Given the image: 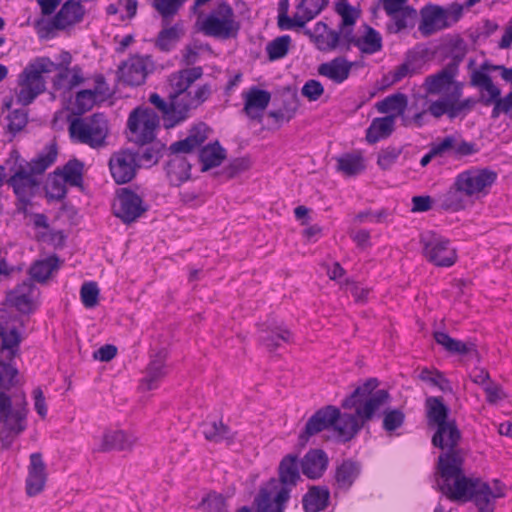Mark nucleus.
Here are the masks:
<instances>
[{
  "label": "nucleus",
  "mask_w": 512,
  "mask_h": 512,
  "mask_svg": "<svg viewBox=\"0 0 512 512\" xmlns=\"http://www.w3.org/2000/svg\"><path fill=\"white\" fill-rule=\"evenodd\" d=\"M379 385L377 378L367 379L342 401L344 409H355L354 413H341L333 423V431L343 442L349 441L371 420L375 412L389 401L387 390H376Z\"/></svg>",
  "instance_id": "obj_1"
},
{
  "label": "nucleus",
  "mask_w": 512,
  "mask_h": 512,
  "mask_svg": "<svg viewBox=\"0 0 512 512\" xmlns=\"http://www.w3.org/2000/svg\"><path fill=\"white\" fill-rule=\"evenodd\" d=\"M57 155V145L51 142L29 161L17 158L6 183L15 195L18 213L27 214L33 198L40 190L43 174L55 163Z\"/></svg>",
  "instance_id": "obj_2"
},
{
  "label": "nucleus",
  "mask_w": 512,
  "mask_h": 512,
  "mask_svg": "<svg viewBox=\"0 0 512 512\" xmlns=\"http://www.w3.org/2000/svg\"><path fill=\"white\" fill-rule=\"evenodd\" d=\"M301 464L297 455L287 454L278 466V479L271 478L254 499L256 512H284L290 493L301 481Z\"/></svg>",
  "instance_id": "obj_3"
},
{
  "label": "nucleus",
  "mask_w": 512,
  "mask_h": 512,
  "mask_svg": "<svg viewBox=\"0 0 512 512\" xmlns=\"http://www.w3.org/2000/svg\"><path fill=\"white\" fill-rule=\"evenodd\" d=\"M28 402L22 390L0 391V441L9 448L27 428Z\"/></svg>",
  "instance_id": "obj_4"
},
{
  "label": "nucleus",
  "mask_w": 512,
  "mask_h": 512,
  "mask_svg": "<svg viewBox=\"0 0 512 512\" xmlns=\"http://www.w3.org/2000/svg\"><path fill=\"white\" fill-rule=\"evenodd\" d=\"M463 458L457 454H441L438 469L441 482L439 490L452 501H469L479 479L468 478L462 470Z\"/></svg>",
  "instance_id": "obj_5"
},
{
  "label": "nucleus",
  "mask_w": 512,
  "mask_h": 512,
  "mask_svg": "<svg viewBox=\"0 0 512 512\" xmlns=\"http://www.w3.org/2000/svg\"><path fill=\"white\" fill-rule=\"evenodd\" d=\"M59 68V65L47 57H39L30 62L18 77L17 102L23 106L31 104L46 89L43 75L52 73Z\"/></svg>",
  "instance_id": "obj_6"
},
{
  "label": "nucleus",
  "mask_w": 512,
  "mask_h": 512,
  "mask_svg": "<svg viewBox=\"0 0 512 512\" xmlns=\"http://www.w3.org/2000/svg\"><path fill=\"white\" fill-rule=\"evenodd\" d=\"M68 132L73 143L100 149L107 145L108 120L102 113H95L88 117H75L69 123Z\"/></svg>",
  "instance_id": "obj_7"
},
{
  "label": "nucleus",
  "mask_w": 512,
  "mask_h": 512,
  "mask_svg": "<svg viewBox=\"0 0 512 512\" xmlns=\"http://www.w3.org/2000/svg\"><path fill=\"white\" fill-rule=\"evenodd\" d=\"M197 25L204 35L218 39L235 37L240 29L233 9L225 2L207 15H199Z\"/></svg>",
  "instance_id": "obj_8"
},
{
  "label": "nucleus",
  "mask_w": 512,
  "mask_h": 512,
  "mask_svg": "<svg viewBox=\"0 0 512 512\" xmlns=\"http://www.w3.org/2000/svg\"><path fill=\"white\" fill-rule=\"evenodd\" d=\"M463 83H457L450 93L428 102V110L436 119L446 115L450 120L457 117H465L473 110L480 99L468 97L462 99Z\"/></svg>",
  "instance_id": "obj_9"
},
{
  "label": "nucleus",
  "mask_w": 512,
  "mask_h": 512,
  "mask_svg": "<svg viewBox=\"0 0 512 512\" xmlns=\"http://www.w3.org/2000/svg\"><path fill=\"white\" fill-rule=\"evenodd\" d=\"M420 14L421 21L418 30L422 36L428 37L458 22L463 14V6L454 3L444 8L439 5L428 4L421 9Z\"/></svg>",
  "instance_id": "obj_10"
},
{
  "label": "nucleus",
  "mask_w": 512,
  "mask_h": 512,
  "mask_svg": "<svg viewBox=\"0 0 512 512\" xmlns=\"http://www.w3.org/2000/svg\"><path fill=\"white\" fill-rule=\"evenodd\" d=\"M85 10L81 2H63L53 18H41L36 21L35 28L41 39H50L57 30H63L80 22Z\"/></svg>",
  "instance_id": "obj_11"
},
{
  "label": "nucleus",
  "mask_w": 512,
  "mask_h": 512,
  "mask_svg": "<svg viewBox=\"0 0 512 512\" xmlns=\"http://www.w3.org/2000/svg\"><path fill=\"white\" fill-rule=\"evenodd\" d=\"M457 186L470 200L480 199L488 194L497 180V173L489 168H470L456 177Z\"/></svg>",
  "instance_id": "obj_12"
},
{
  "label": "nucleus",
  "mask_w": 512,
  "mask_h": 512,
  "mask_svg": "<svg viewBox=\"0 0 512 512\" xmlns=\"http://www.w3.org/2000/svg\"><path fill=\"white\" fill-rule=\"evenodd\" d=\"M425 258L439 267H450L456 262V251L449 239L433 231H426L420 236Z\"/></svg>",
  "instance_id": "obj_13"
},
{
  "label": "nucleus",
  "mask_w": 512,
  "mask_h": 512,
  "mask_svg": "<svg viewBox=\"0 0 512 512\" xmlns=\"http://www.w3.org/2000/svg\"><path fill=\"white\" fill-rule=\"evenodd\" d=\"M158 125L159 117L152 109L135 108L127 120L130 140L142 146L151 143L155 138Z\"/></svg>",
  "instance_id": "obj_14"
},
{
  "label": "nucleus",
  "mask_w": 512,
  "mask_h": 512,
  "mask_svg": "<svg viewBox=\"0 0 512 512\" xmlns=\"http://www.w3.org/2000/svg\"><path fill=\"white\" fill-rule=\"evenodd\" d=\"M211 95V87L208 84L198 86L194 91L179 94H169L172 100L174 127L189 118L190 112L202 105Z\"/></svg>",
  "instance_id": "obj_15"
},
{
  "label": "nucleus",
  "mask_w": 512,
  "mask_h": 512,
  "mask_svg": "<svg viewBox=\"0 0 512 512\" xmlns=\"http://www.w3.org/2000/svg\"><path fill=\"white\" fill-rule=\"evenodd\" d=\"M328 2H298L293 17L288 15L289 2H280L278 14V27L281 30H292L303 27L316 17Z\"/></svg>",
  "instance_id": "obj_16"
},
{
  "label": "nucleus",
  "mask_w": 512,
  "mask_h": 512,
  "mask_svg": "<svg viewBox=\"0 0 512 512\" xmlns=\"http://www.w3.org/2000/svg\"><path fill=\"white\" fill-rule=\"evenodd\" d=\"M308 34L316 48L322 52L349 51L348 40L344 39V34L339 28L332 29L326 23L320 21L315 24L313 30L309 31Z\"/></svg>",
  "instance_id": "obj_17"
},
{
  "label": "nucleus",
  "mask_w": 512,
  "mask_h": 512,
  "mask_svg": "<svg viewBox=\"0 0 512 512\" xmlns=\"http://www.w3.org/2000/svg\"><path fill=\"white\" fill-rule=\"evenodd\" d=\"M108 165L111 176L117 184L130 182L136 176L139 167L137 154L128 149L112 153Z\"/></svg>",
  "instance_id": "obj_18"
},
{
  "label": "nucleus",
  "mask_w": 512,
  "mask_h": 512,
  "mask_svg": "<svg viewBox=\"0 0 512 512\" xmlns=\"http://www.w3.org/2000/svg\"><path fill=\"white\" fill-rule=\"evenodd\" d=\"M154 69L150 56L134 55L127 59L119 68L120 78L130 86L142 85L148 74Z\"/></svg>",
  "instance_id": "obj_19"
},
{
  "label": "nucleus",
  "mask_w": 512,
  "mask_h": 512,
  "mask_svg": "<svg viewBox=\"0 0 512 512\" xmlns=\"http://www.w3.org/2000/svg\"><path fill=\"white\" fill-rule=\"evenodd\" d=\"M458 74V68H455V64H447L440 71L428 75L422 84V88L427 95L439 97L446 95L451 92L457 83L456 80Z\"/></svg>",
  "instance_id": "obj_20"
},
{
  "label": "nucleus",
  "mask_w": 512,
  "mask_h": 512,
  "mask_svg": "<svg viewBox=\"0 0 512 512\" xmlns=\"http://www.w3.org/2000/svg\"><path fill=\"white\" fill-rule=\"evenodd\" d=\"M146 211L142 198L129 189H123L115 205V215L124 223L134 222Z\"/></svg>",
  "instance_id": "obj_21"
},
{
  "label": "nucleus",
  "mask_w": 512,
  "mask_h": 512,
  "mask_svg": "<svg viewBox=\"0 0 512 512\" xmlns=\"http://www.w3.org/2000/svg\"><path fill=\"white\" fill-rule=\"evenodd\" d=\"M338 408L332 405L325 406L316 411L307 421L303 433L300 435V441L305 444L309 437L320 433L321 431L332 428L337 419Z\"/></svg>",
  "instance_id": "obj_22"
},
{
  "label": "nucleus",
  "mask_w": 512,
  "mask_h": 512,
  "mask_svg": "<svg viewBox=\"0 0 512 512\" xmlns=\"http://www.w3.org/2000/svg\"><path fill=\"white\" fill-rule=\"evenodd\" d=\"M405 3L406 2H383L384 10L393 21L389 28L395 33L414 26L417 11L413 7L405 5Z\"/></svg>",
  "instance_id": "obj_23"
},
{
  "label": "nucleus",
  "mask_w": 512,
  "mask_h": 512,
  "mask_svg": "<svg viewBox=\"0 0 512 512\" xmlns=\"http://www.w3.org/2000/svg\"><path fill=\"white\" fill-rule=\"evenodd\" d=\"M47 473L46 466L40 453L30 455V464L28 466V475L26 478V494L34 497L40 494L46 484Z\"/></svg>",
  "instance_id": "obj_24"
},
{
  "label": "nucleus",
  "mask_w": 512,
  "mask_h": 512,
  "mask_svg": "<svg viewBox=\"0 0 512 512\" xmlns=\"http://www.w3.org/2000/svg\"><path fill=\"white\" fill-rule=\"evenodd\" d=\"M461 440V432L459 431L454 420L437 428L432 437V444L442 450H446L443 454H457L462 456L457 448Z\"/></svg>",
  "instance_id": "obj_25"
},
{
  "label": "nucleus",
  "mask_w": 512,
  "mask_h": 512,
  "mask_svg": "<svg viewBox=\"0 0 512 512\" xmlns=\"http://www.w3.org/2000/svg\"><path fill=\"white\" fill-rule=\"evenodd\" d=\"M244 99L243 112L251 120L260 121L263 112L268 107L271 100V94L257 87H251L248 91L243 92Z\"/></svg>",
  "instance_id": "obj_26"
},
{
  "label": "nucleus",
  "mask_w": 512,
  "mask_h": 512,
  "mask_svg": "<svg viewBox=\"0 0 512 512\" xmlns=\"http://www.w3.org/2000/svg\"><path fill=\"white\" fill-rule=\"evenodd\" d=\"M35 285L31 279L24 280L9 292L7 301L20 313L29 314L35 309Z\"/></svg>",
  "instance_id": "obj_27"
},
{
  "label": "nucleus",
  "mask_w": 512,
  "mask_h": 512,
  "mask_svg": "<svg viewBox=\"0 0 512 512\" xmlns=\"http://www.w3.org/2000/svg\"><path fill=\"white\" fill-rule=\"evenodd\" d=\"M301 472L308 479L316 480L323 476L328 468L329 458L322 449H310L300 460Z\"/></svg>",
  "instance_id": "obj_28"
},
{
  "label": "nucleus",
  "mask_w": 512,
  "mask_h": 512,
  "mask_svg": "<svg viewBox=\"0 0 512 512\" xmlns=\"http://www.w3.org/2000/svg\"><path fill=\"white\" fill-rule=\"evenodd\" d=\"M207 130L208 128L204 123L194 126L185 139L172 143L169 150L175 155L191 153L206 141L208 137Z\"/></svg>",
  "instance_id": "obj_29"
},
{
  "label": "nucleus",
  "mask_w": 512,
  "mask_h": 512,
  "mask_svg": "<svg viewBox=\"0 0 512 512\" xmlns=\"http://www.w3.org/2000/svg\"><path fill=\"white\" fill-rule=\"evenodd\" d=\"M203 75V69L200 66L182 69L172 73L168 78L170 87L169 94H179L190 91L191 85Z\"/></svg>",
  "instance_id": "obj_30"
},
{
  "label": "nucleus",
  "mask_w": 512,
  "mask_h": 512,
  "mask_svg": "<svg viewBox=\"0 0 512 512\" xmlns=\"http://www.w3.org/2000/svg\"><path fill=\"white\" fill-rule=\"evenodd\" d=\"M352 66L353 63L344 57H336L329 62L320 64L318 73L340 84L349 77Z\"/></svg>",
  "instance_id": "obj_31"
},
{
  "label": "nucleus",
  "mask_w": 512,
  "mask_h": 512,
  "mask_svg": "<svg viewBox=\"0 0 512 512\" xmlns=\"http://www.w3.org/2000/svg\"><path fill=\"white\" fill-rule=\"evenodd\" d=\"M56 69L58 71L53 79V87L55 90L71 91L75 87L79 86L84 82L82 69L75 65L72 68L62 67Z\"/></svg>",
  "instance_id": "obj_32"
},
{
  "label": "nucleus",
  "mask_w": 512,
  "mask_h": 512,
  "mask_svg": "<svg viewBox=\"0 0 512 512\" xmlns=\"http://www.w3.org/2000/svg\"><path fill=\"white\" fill-rule=\"evenodd\" d=\"M348 40L349 51L352 46L357 47L362 53L374 54L382 48V38L379 32L372 27H367L364 36L357 37L354 33L346 39Z\"/></svg>",
  "instance_id": "obj_33"
},
{
  "label": "nucleus",
  "mask_w": 512,
  "mask_h": 512,
  "mask_svg": "<svg viewBox=\"0 0 512 512\" xmlns=\"http://www.w3.org/2000/svg\"><path fill=\"white\" fill-rule=\"evenodd\" d=\"M439 205L444 210L460 211L466 208L471 202L468 195L460 190L455 178L452 186L438 197Z\"/></svg>",
  "instance_id": "obj_34"
},
{
  "label": "nucleus",
  "mask_w": 512,
  "mask_h": 512,
  "mask_svg": "<svg viewBox=\"0 0 512 512\" xmlns=\"http://www.w3.org/2000/svg\"><path fill=\"white\" fill-rule=\"evenodd\" d=\"M167 178L171 185L179 186L190 178L191 164L180 155H175L165 167Z\"/></svg>",
  "instance_id": "obj_35"
},
{
  "label": "nucleus",
  "mask_w": 512,
  "mask_h": 512,
  "mask_svg": "<svg viewBox=\"0 0 512 512\" xmlns=\"http://www.w3.org/2000/svg\"><path fill=\"white\" fill-rule=\"evenodd\" d=\"M291 333L282 326L270 323L260 330L259 340L270 351L280 347L290 340Z\"/></svg>",
  "instance_id": "obj_36"
},
{
  "label": "nucleus",
  "mask_w": 512,
  "mask_h": 512,
  "mask_svg": "<svg viewBox=\"0 0 512 512\" xmlns=\"http://www.w3.org/2000/svg\"><path fill=\"white\" fill-rule=\"evenodd\" d=\"M335 12L341 17L338 28L344 34V39H347L354 33V26L361 15V11L350 5L349 2H336Z\"/></svg>",
  "instance_id": "obj_37"
},
{
  "label": "nucleus",
  "mask_w": 512,
  "mask_h": 512,
  "mask_svg": "<svg viewBox=\"0 0 512 512\" xmlns=\"http://www.w3.org/2000/svg\"><path fill=\"white\" fill-rule=\"evenodd\" d=\"M407 106L408 99L403 93L389 95L375 104L379 113L387 114L386 116H393L394 121H396L397 117H404Z\"/></svg>",
  "instance_id": "obj_38"
},
{
  "label": "nucleus",
  "mask_w": 512,
  "mask_h": 512,
  "mask_svg": "<svg viewBox=\"0 0 512 512\" xmlns=\"http://www.w3.org/2000/svg\"><path fill=\"white\" fill-rule=\"evenodd\" d=\"M395 129L393 116L374 118L366 130V140L375 144L382 139L388 138Z\"/></svg>",
  "instance_id": "obj_39"
},
{
  "label": "nucleus",
  "mask_w": 512,
  "mask_h": 512,
  "mask_svg": "<svg viewBox=\"0 0 512 512\" xmlns=\"http://www.w3.org/2000/svg\"><path fill=\"white\" fill-rule=\"evenodd\" d=\"M136 440V437L128 435L124 431H109L103 435L99 451L109 452L112 450H127L132 448Z\"/></svg>",
  "instance_id": "obj_40"
},
{
  "label": "nucleus",
  "mask_w": 512,
  "mask_h": 512,
  "mask_svg": "<svg viewBox=\"0 0 512 512\" xmlns=\"http://www.w3.org/2000/svg\"><path fill=\"white\" fill-rule=\"evenodd\" d=\"M501 496H503V493L499 487L492 491L487 483L479 481L473 493H471V500H474L480 512H493L491 499Z\"/></svg>",
  "instance_id": "obj_41"
},
{
  "label": "nucleus",
  "mask_w": 512,
  "mask_h": 512,
  "mask_svg": "<svg viewBox=\"0 0 512 512\" xmlns=\"http://www.w3.org/2000/svg\"><path fill=\"white\" fill-rule=\"evenodd\" d=\"M329 495V490L325 487H311L302 500L305 512H320L324 510L328 505Z\"/></svg>",
  "instance_id": "obj_42"
},
{
  "label": "nucleus",
  "mask_w": 512,
  "mask_h": 512,
  "mask_svg": "<svg viewBox=\"0 0 512 512\" xmlns=\"http://www.w3.org/2000/svg\"><path fill=\"white\" fill-rule=\"evenodd\" d=\"M1 346L0 350L8 361H12L19 355L22 336L16 327H11L8 331L0 332Z\"/></svg>",
  "instance_id": "obj_43"
},
{
  "label": "nucleus",
  "mask_w": 512,
  "mask_h": 512,
  "mask_svg": "<svg viewBox=\"0 0 512 512\" xmlns=\"http://www.w3.org/2000/svg\"><path fill=\"white\" fill-rule=\"evenodd\" d=\"M434 339L437 344L441 345L451 354L467 355L475 351V345L471 342H462L450 337L446 332H434Z\"/></svg>",
  "instance_id": "obj_44"
},
{
  "label": "nucleus",
  "mask_w": 512,
  "mask_h": 512,
  "mask_svg": "<svg viewBox=\"0 0 512 512\" xmlns=\"http://www.w3.org/2000/svg\"><path fill=\"white\" fill-rule=\"evenodd\" d=\"M427 418L429 425H436L437 428L441 425L449 423L448 414L449 408L443 403L440 397H429L426 400Z\"/></svg>",
  "instance_id": "obj_45"
},
{
  "label": "nucleus",
  "mask_w": 512,
  "mask_h": 512,
  "mask_svg": "<svg viewBox=\"0 0 512 512\" xmlns=\"http://www.w3.org/2000/svg\"><path fill=\"white\" fill-rule=\"evenodd\" d=\"M226 157L224 148L216 141L204 146L199 152V160L202 163V171L219 166Z\"/></svg>",
  "instance_id": "obj_46"
},
{
  "label": "nucleus",
  "mask_w": 512,
  "mask_h": 512,
  "mask_svg": "<svg viewBox=\"0 0 512 512\" xmlns=\"http://www.w3.org/2000/svg\"><path fill=\"white\" fill-rule=\"evenodd\" d=\"M165 374V357L158 354L150 361L141 385L148 390L154 389Z\"/></svg>",
  "instance_id": "obj_47"
},
{
  "label": "nucleus",
  "mask_w": 512,
  "mask_h": 512,
  "mask_svg": "<svg viewBox=\"0 0 512 512\" xmlns=\"http://www.w3.org/2000/svg\"><path fill=\"white\" fill-rule=\"evenodd\" d=\"M360 474L359 464L345 460L336 469L335 479L337 485L343 489H349Z\"/></svg>",
  "instance_id": "obj_48"
},
{
  "label": "nucleus",
  "mask_w": 512,
  "mask_h": 512,
  "mask_svg": "<svg viewBox=\"0 0 512 512\" xmlns=\"http://www.w3.org/2000/svg\"><path fill=\"white\" fill-rule=\"evenodd\" d=\"M202 432L208 441H231L234 437L230 428L220 421H207L202 424Z\"/></svg>",
  "instance_id": "obj_49"
},
{
  "label": "nucleus",
  "mask_w": 512,
  "mask_h": 512,
  "mask_svg": "<svg viewBox=\"0 0 512 512\" xmlns=\"http://www.w3.org/2000/svg\"><path fill=\"white\" fill-rule=\"evenodd\" d=\"M84 164L78 159L69 160L62 168L56 171L71 186H81L83 182Z\"/></svg>",
  "instance_id": "obj_50"
},
{
  "label": "nucleus",
  "mask_w": 512,
  "mask_h": 512,
  "mask_svg": "<svg viewBox=\"0 0 512 512\" xmlns=\"http://www.w3.org/2000/svg\"><path fill=\"white\" fill-rule=\"evenodd\" d=\"M58 268V258L50 256L43 260L36 261L29 269L31 280L45 282L52 272Z\"/></svg>",
  "instance_id": "obj_51"
},
{
  "label": "nucleus",
  "mask_w": 512,
  "mask_h": 512,
  "mask_svg": "<svg viewBox=\"0 0 512 512\" xmlns=\"http://www.w3.org/2000/svg\"><path fill=\"white\" fill-rule=\"evenodd\" d=\"M337 169L346 176H355L365 169L364 159L359 154H344L337 159Z\"/></svg>",
  "instance_id": "obj_52"
},
{
  "label": "nucleus",
  "mask_w": 512,
  "mask_h": 512,
  "mask_svg": "<svg viewBox=\"0 0 512 512\" xmlns=\"http://www.w3.org/2000/svg\"><path fill=\"white\" fill-rule=\"evenodd\" d=\"M66 183L58 171L51 173L45 188L47 198L58 201L64 199L67 194Z\"/></svg>",
  "instance_id": "obj_53"
},
{
  "label": "nucleus",
  "mask_w": 512,
  "mask_h": 512,
  "mask_svg": "<svg viewBox=\"0 0 512 512\" xmlns=\"http://www.w3.org/2000/svg\"><path fill=\"white\" fill-rule=\"evenodd\" d=\"M291 45V37L282 35L270 41L266 46V52L270 61L284 58L289 51Z\"/></svg>",
  "instance_id": "obj_54"
},
{
  "label": "nucleus",
  "mask_w": 512,
  "mask_h": 512,
  "mask_svg": "<svg viewBox=\"0 0 512 512\" xmlns=\"http://www.w3.org/2000/svg\"><path fill=\"white\" fill-rule=\"evenodd\" d=\"M181 37V29L178 25L164 28L158 34L156 46L162 51H170Z\"/></svg>",
  "instance_id": "obj_55"
},
{
  "label": "nucleus",
  "mask_w": 512,
  "mask_h": 512,
  "mask_svg": "<svg viewBox=\"0 0 512 512\" xmlns=\"http://www.w3.org/2000/svg\"><path fill=\"white\" fill-rule=\"evenodd\" d=\"M149 101L161 113L164 126L166 128H173L174 124H171L173 121L172 100L166 102L160 95L153 93L150 95Z\"/></svg>",
  "instance_id": "obj_56"
},
{
  "label": "nucleus",
  "mask_w": 512,
  "mask_h": 512,
  "mask_svg": "<svg viewBox=\"0 0 512 512\" xmlns=\"http://www.w3.org/2000/svg\"><path fill=\"white\" fill-rule=\"evenodd\" d=\"M162 145L160 143H154L147 147H144L137 154V162L140 165L151 167L155 165L161 157Z\"/></svg>",
  "instance_id": "obj_57"
},
{
  "label": "nucleus",
  "mask_w": 512,
  "mask_h": 512,
  "mask_svg": "<svg viewBox=\"0 0 512 512\" xmlns=\"http://www.w3.org/2000/svg\"><path fill=\"white\" fill-rule=\"evenodd\" d=\"M419 379L438 387L443 392H452L449 380L439 371L433 372L427 368L422 369L419 374Z\"/></svg>",
  "instance_id": "obj_58"
},
{
  "label": "nucleus",
  "mask_w": 512,
  "mask_h": 512,
  "mask_svg": "<svg viewBox=\"0 0 512 512\" xmlns=\"http://www.w3.org/2000/svg\"><path fill=\"white\" fill-rule=\"evenodd\" d=\"M448 49L452 61L449 64H455V68L463 61L467 53V44L460 36H453L448 42Z\"/></svg>",
  "instance_id": "obj_59"
},
{
  "label": "nucleus",
  "mask_w": 512,
  "mask_h": 512,
  "mask_svg": "<svg viewBox=\"0 0 512 512\" xmlns=\"http://www.w3.org/2000/svg\"><path fill=\"white\" fill-rule=\"evenodd\" d=\"M7 130L13 136L23 130L28 122V113L25 109H15L7 116Z\"/></svg>",
  "instance_id": "obj_60"
},
{
  "label": "nucleus",
  "mask_w": 512,
  "mask_h": 512,
  "mask_svg": "<svg viewBox=\"0 0 512 512\" xmlns=\"http://www.w3.org/2000/svg\"><path fill=\"white\" fill-rule=\"evenodd\" d=\"M18 369L10 363L0 361V388L3 391L9 390L17 383Z\"/></svg>",
  "instance_id": "obj_61"
},
{
  "label": "nucleus",
  "mask_w": 512,
  "mask_h": 512,
  "mask_svg": "<svg viewBox=\"0 0 512 512\" xmlns=\"http://www.w3.org/2000/svg\"><path fill=\"white\" fill-rule=\"evenodd\" d=\"M183 2H153V7L162 17L163 25L167 26L170 20L178 13Z\"/></svg>",
  "instance_id": "obj_62"
},
{
  "label": "nucleus",
  "mask_w": 512,
  "mask_h": 512,
  "mask_svg": "<svg viewBox=\"0 0 512 512\" xmlns=\"http://www.w3.org/2000/svg\"><path fill=\"white\" fill-rule=\"evenodd\" d=\"M80 296L86 308H93L98 304L99 288L95 282H86L82 285Z\"/></svg>",
  "instance_id": "obj_63"
},
{
  "label": "nucleus",
  "mask_w": 512,
  "mask_h": 512,
  "mask_svg": "<svg viewBox=\"0 0 512 512\" xmlns=\"http://www.w3.org/2000/svg\"><path fill=\"white\" fill-rule=\"evenodd\" d=\"M405 415L399 409L386 410L383 418V428L392 432L401 427L404 423Z\"/></svg>",
  "instance_id": "obj_64"
}]
</instances>
